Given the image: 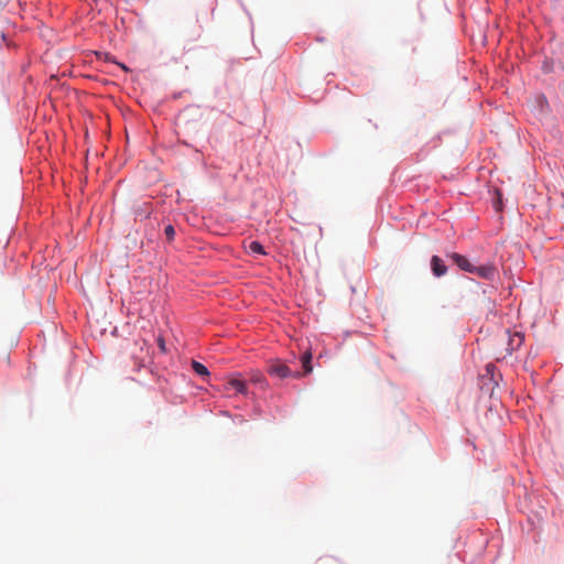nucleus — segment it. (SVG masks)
Listing matches in <instances>:
<instances>
[{
    "label": "nucleus",
    "instance_id": "nucleus-13",
    "mask_svg": "<svg viewBox=\"0 0 564 564\" xmlns=\"http://www.w3.org/2000/svg\"><path fill=\"white\" fill-rule=\"evenodd\" d=\"M158 346L162 352L166 351L165 341L162 337L158 338Z\"/></svg>",
    "mask_w": 564,
    "mask_h": 564
},
{
    "label": "nucleus",
    "instance_id": "nucleus-6",
    "mask_svg": "<svg viewBox=\"0 0 564 564\" xmlns=\"http://www.w3.org/2000/svg\"><path fill=\"white\" fill-rule=\"evenodd\" d=\"M303 372H301L302 377L310 375L313 371L312 366V352L310 350H306L300 358Z\"/></svg>",
    "mask_w": 564,
    "mask_h": 564
},
{
    "label": "nucleus",
    "instance_id": "nucleus-3",
    "mask_svg": "<svg viewBox=\"0 0 564 564\" xmlns=\"http://www.w3.org/2000/svg\"><path fill=\"white\" fill-rule=\"evenodd\" d=\"M470 273L486 280H492L496 275V268L492 264L473 265Z\"/></svg>",
    "mask_w": 564,
    "mask_h": 564
},
{
    "label": "nucleus",
    "instance_id": "nucleus-18",
    "mask_svg": "<svg viewBox=\"0 0 564 564\" xmlns=\"http://www.w3.org/2000/svg\"><path fill=\"white\" fill-rule=\"evenodd\" d=\"M491 367H494V366L492 365H488L487 366V370L489 371Z\"/></svg>",
    "mask_w": 564,
    "mask_h": 564
},
{
    "label": "nucleus",
    "instance_id": "nucleus-14",
    "mask_svg": "<svg viewBox=\"0 0 564 564\" xmlns=\"http://www.w3.org/2000/svg\"><path fill=\"white\" fill-rule=\"evenodd\" d=\"M252 381L256 382V383H263L264 382V379L261 375H256L253 378H252Z\"/></svg>",
    "mask_w": 564,
    "mask_h": 564
},
{
    "label": "nucleus",
    "instance_id": "nucleus-4",
    "mask_svg": "<svg viewBox=\"0 0 564 564\" xmlns=\"http://www.w3.org/2000/svg\"><path fill=\"white\" fill-rule=\"evenodd\" d=\"M449 258L457 264L459 269L466 272H471L473 263L464 256L459 253H452L449 254Z\"/></svg>",
    "mask_w": 564,
    "mask_h": 564
},
{
    "label": "nucleus",
    "instance_id": "nucleus-7",
    "mask_svg": "<svg viewBox=\"0 0 564 564\" xmlns=\"http://www.w3.org/2000/svg\"><path fill=\"white\" fill-rule=\"evenodd\" d=\"M503 408L500 403L496 402L494 404H491L488 409V413L486 414V420L487 421H497V420H502L499 411H502Z\"/></svg>",
    "mask_w": 564,
    "mask_h": 564
},
{
    "label": "nucleus",
    "instance_id": "nucleus-15",
    "mask_svg": "<svg viewBox=\"0 0 564 564\" xmlns=\"http://www.w3.org/2000/svg\"><path fill=\"white\" fill-rule=\"evenodd\" d=\"M143 367V364L141 360L135 361V370H140Z\"/></svg>",
    "mask_w": 564,
    "mask_h": 564
},
{
    "label": "nucleus",
    "instance_id": "nucleus-16",
    "mask_svg": "<svg viewBox=\"0 0 564 564\" xmlns=\"http://www.w3.org/2000/svg\"><path fill=\"white\" fill-rule=\"evenodd\" d=\"M497 195H498L497 208L499 209V208H500V206H498V204H500V196H501V195H500V192H498V191H497Z\"/></svg>",
    "mask_w": 564,
    "mask_h": 564
},
{
    "label": "nucleus",
    "instance_id": "nucleus-10",
    "mask_svg": "<svg viewBox=\"0 0 564 564\" xmlns=\"http://www.w3.org/2000/svg\"><path fill=\"white\" fill-rule=\"evenodd\" d=\"M192 368L193 370L200 377H208L209 371L208 369L200 362L193 360L192 361Z\"/></svg>",
    "mask_w": 564,
    "mask_h": 564
},
{
    "label": "nucleus",
    "instance_id": "nucleus-12",
    "mask_svg": "<svg viewBox=\"0 0 564 564\" xmlns=\"http://www.w3.org/2000/svg\"><path fill=\"white\" fill-rule=\"evenodd\" d=\"M164 234L166 236V239L169 241H172L175 237V229L172 225H167L164 229Z\"/></svg>",
    "mask_w": 564,
    "mask_h": 564
},
{
    "label": "nucleus",
    "instance_id": "nucleus-1",
    "mask_svg": "<svg viewBox=\"0 0 564 564\" xmlns=\"http://www.w3.org/2000/svg\"><path fill=\"white\" fill-rule=\"evenodd\" d=\"M268 373L280 379H284L288 377H292L295 379L302 378L301 372H293L285 364H283L280 360H275L269 365Z\"/></svg>",
    "mask_w": 564,
    "mask_h": 564
},
{
    "label": "nucleus",
    "instance_id": "nucleus-8",
    "mask_svg": "<svg viewBox=\"0 0 564 564\" xmlns=\"http://www.w3.org/2000/svg\"><path fill=\"white\" fill-rule=\"evenodd\" d=\"M523 340H524V336L519 333V332H516L512 336H510L509 338V349L511 351L513 350H517L520 348V346L523 344Z\"/></svg>",
    "mask_w": 564,
    "mask_h": 564
},
{
    "label": "nucleus",
    "instance_id": "nucleus-9",
    "mask_svg": "<svg viewBox=\"0 0 564 564\" xmlns=\"http://www.w3.org/2000/svg\"><path fill=\"white\" fill-rule=\"evenodd\" d=\"M152 213V208L149 204H143L134 209L135 218L147 219L150 217Z\"/></svg>",
    "mask_w": 564,
    "mask_h": 564
},
{
    "label": "nucleus",
    "instance_id": "nucleus-11",
    "mask_svg": "<svg viewBox=\"0 0 564 564\" xmlns=\"http://www.w3.org/2000/svg\"><path fill=\"white\" fill-rule=\"evenodd\" d=\"M249 250L252 253L264 254L263 246L259 241H251L249 243Z\"/></svg>",
    "mask_w": 564,
    "mask_h": 564
},
{
    "label": "nucleus",
    "instance_id": "nucleus-17",
    "mask_svg": "<svg viewBox=\"0 0 564 564\" xmlns=\"http://www.w3.org/2000/svg\"><path fill=\"white\" fill-rule=\"evenodd\" d=\"M541 104H546V99L544 97H539Z\"/></svg>",
    "mask_w": 564,
    "mask_h": 564
},
{
    "label": "nucleus",
    "instance_id": "nucleus-2",
    "mask_svg": "<svg viewBox=\"0 0 564 564\" xmlns=\"http://www.w3.org/2000/svg\"><path fill=\"white\" fill-rule=\"evenodd\" d=\"M231 389L243 395H248L249 393L246 382L238 377L228 378L224 384L225 391H229Z\"/></svg>",
    "mask_w": 564,
    "mask_h": 564
},
{
    "label": "nucleus",
    "instance_id": "nucleus-5",
    "mask_svg": "<svg viewBox=\"0 0 564 564\" xmlns=\"http://www.w3.org/2000/svg\"><path fill=\"white\" fill-rule=\"evenodd\" d=\"M431 268L436 276H442L446 273L447 267L438 256H433L431 259Z\"/></svg>",
    "mask_w": 564,
    "mask_h": 564
}]
</instances>
